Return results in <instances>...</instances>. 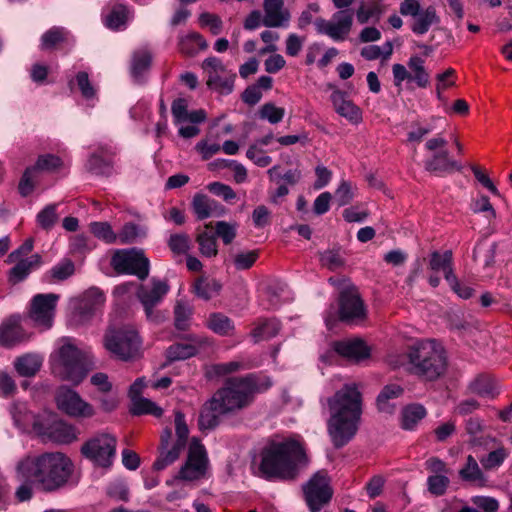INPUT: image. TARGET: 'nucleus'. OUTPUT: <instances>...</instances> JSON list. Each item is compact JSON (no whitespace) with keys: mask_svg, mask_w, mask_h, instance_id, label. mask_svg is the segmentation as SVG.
<instances>
[{"mask_svg":"<svg viewBox=\"0 0 512 512\" xmlns=\"http://www.w3.org/2000/svg\"><path fill=\"white\" fill-rule=\"evenodd\" d=\"M107 495L115 500L128 501L129 490L124 481L115 480L108 485Z\"/></svg>","mask_w":512,"mask_h":512,"instance_id":"obj_63","label":"nucleus"},{"mask_svg":"<svg viewBox=\"0 0 512 512\" xmlns=\"http://www.w3.org/2000/svg\"><path fill=\"white\" fill-rule=\"evenodd\" d=\"M449 483L446 475H431L427 479L428 491L435 496H441L446 492Z\"/></svg>","mask_w":512,"mask_h":512,"instance_id":"obj_59","label":"nucleus"},{"mask_svg":"<svg viewBox=\"0 0 512 512\" xmlns=\"http://www.w3.org/2000/svg\"><path fill=\"white\" fill-rule=\"evenodd\" d=\"M102 346L112 358L125 362L139 358L142 353L138 332L130 325L113 321L103 333Z\"/></svg>","mask_w":512,"mask_h":512,"instance_id":"obj_6","label":"nucleus"},{"mask_svg":"<svg viewBox=\"0 0 512 512\" xmlns=\"http://www.w3.org/2000/svg\"><path fill=\"white\" fill-rule=\"evenodd\" d=\"M72 473L70 459L60 452L26 456L16 466L18 479L33 480L44 491L64 486Z\"/></svg>","mask_w":512,"mask_h":512,"instance_id":"obj_3","label":"nucleus"},{"mask_svg":"<svg viewBox=\"0 0 512 512\" xmlns=\"http://www.w3.org/2000/svg\"><path fill=\"white\" fill-rule=\"evenodd\" d=\"M90 230L95 237L106 243H114L117 241V235L107 222H92L90 224Z\"/></svg>","mask_w":512,"mask_h":512,"instance_id":"obj_53","label":"nucleus"},{"mask_svg":"<svg viewBox=\"0 0 512 512\" xmlns=\"http://www.w3.org/2000/svg\"><path fill=\"white\" fill-rule=\"evenodd\" d=\"M43 357L37 353H27L14 360V369L22 377H33L41 368Z\"/></svg>","mask_w":512,"mask_h":512,"instance_id":"obj_28","label":"nucleus"},{"mask_svg":"<svg viewBox=\"0 0 512 512\" xmlns=\"http://www.w3.org/2000/svg\"><path fill=\"white\" fill-rule=\"evenodd\" d=\"M258 256L259 255L256 250L238 252L232 257L233 265L236 270H247L254 265Z\"/></svg>","mask_w":512,"mask_h":512,"instance_id":"obj_54","label":"nucleus"},{"mask_svg":"<svg viewBox=\"0 0 512 512\" xmlns=\"http://www.w3.org/2000/svg\"><path fill=\"white\" fill-rule=\"evenodd\" d=\"M366 316L365 306L359 295L353 291H343L339 299V319L354 323Z\"/></svg>","mask_w":512,"mask_h":512,"instance_id":"obj_20","label":"nucleus"},{"mask_svg":"<svg viewBox=\"0 0 512 512\" xmlns=\"http://www.w3.org/2000/svg\"><path fill=\"white\" fill-rule=\"evenodd\" d=\"M189 103L185 98H177L172 102L171 112L174 124L179 126L178 134L186 139L193 138L200 133L198 124L206 120L203 109L188 110Z\"/></svg>","mask_w":512,"mask_h":512,"instance_id":"obj_9","label":"nucleus"},{"mask_svg":"<svg viewBox=\"0 0 512 512\" xmlns=\"http://www.w3.org/2000/svg\"><path fill=\"white\" fill-rule=\"evenodd\" d=\"M244 367L241 361H230L227 363H218L209 367L207 375L212 377H223L241 370Z\"/></svg>","mask_w":512,"mask_h":512,"instance_id":"obj_48","label":"nucleus"},{"mask_svg":"<svg viewBox=\"0 0 512 512\" xmlns=\"http://www.w3.org/2000/svg\"><path fill=\"white\" fill-rule=\"evenodd\" d=\"M234 78L235 75L226 78H222L220 75L210 76L207 79V85L221 94H229L234 87Z\"/></svg>","mask_w":512,"mask_h":512,"instance_id":"obj_55","label":"nucleus"},{"mask_svg":"<svg viewBox=\"0 0 512 512\" xmlns=\"http://www.w3.org/2000/svg\"><path fill=\"white\" fill-rule=\"evenodd\" d=\"M208 327L220 335H228L233 330L231 320L222 314H213L208 320Z\"/></svg>","mask_w":512,"mask_h":512,"instance_id":"obj_50","label":"nucleus"},{"mask_svg":"<svg viewBox=\"0 0 512 512\" xmlns=\"http://www.w3.org/2000/svg\"><path fill=\"white\" fill-rule=\"evenodd\" d=\"M429 269L433 273H438L442 271L444 273V277L446 281L449 279H452V277L455 275L453 273L452 268V252L451 251H445L443 253L440 252H433L430 256L429 260Z\"/></svg>","mask_w":512,"mask_h":512,"instance_id":"obj_33","label":"nucleus"},{"mask_svg":"<svg viewBox=\"0 0 512 512\" xmlns=\"http://www.w3.org/2000/svg\"><path fill=\"white\" fill-rule=\"evenodd\" d=\"M116 438L108 433H99L88 439L81 447L82 455L95 465L108 468L116 455Z\"/></svg>","mask_w":512,"mask_h":512,"instance_id":"obj_8","label":"nucleus"},{"mask_svg":"<svg viewBox=\"0 0 512 512\" xmlns=\"http://www.w3.org/2000/svg\"><path fill=\"white\" fill-rule=\"evenodd\" d=\"M209 468V460L205 447L197 440L189 446L185 464L179 471V478L185 481H195L205 477Z\"/></svg>","mask_w":512,"mask_h":512,"instance_id":"obj_14","label":"nucleus"},{"mask_svg":"<svg viewBox=\"0 0 512 512\" xmlns=\"http://www.w3.org/2000/svg\"><path fill=\"white\" fill-rule=\"evenodd\" d=\"M113 269L121 274H131L144 280L149 275L150 262L143 250L137 248L117 250L111 259Z\"/></svg>","mask_w":512,"mask_h":512,"instance_id":"obj_10","label":"nucleus"},{"mask_svg":"<svg viewBox=\"0 0 512 512\" xmlns=\"http://www.w3.org/2000/svg\"><path fill=\"white\" fill-rule=\"evenodd\" d=\"M425 168L431 172H448L453 169L460 171L461 165L450 159L449 152L446 149L435 152L425 161Z\"/></svg>","mask_w":512,"mask_h":512,"instance_id":"obj_29","label":"nucleus"},{"mask_svg":"<svg viewBox=\"0 0 512 512\" xmlns=\"http://www.w3.org/2000/svg\"><path fill=\"white\" fill-rule=\"evenodd\" d=\"M116 148L112 146H101L99 150L92 153L86 163V168L96 175H109L113 169V156Z\"/></svg>","mask_w":512,"mask_h":512,"instance_id":"obj_24","label":"nucleus"},{"mask_svg":"<svg viewBox=\"0 0 512 512\" xmlns=\"http://www.w3.org/2000/svg\"><path fill=\"white\" fill-rule=\"evenodd\" d=\"M196 241L202 256L212 258L217 255V242L214 235L204 231L198 234Z\"/></svg>","mask_w":512,"mask_h":512,"instance_id":"obj_47","label":"nucleus"},{"mask_svg":"<svg viewBox=\"0 0 512 512\" xmlns=\"http://www.w3.org/2000/svg\"><path fill=\"white\" fill-rule=\"evenodd\" d=\"M407 358L409 371L425 380H436L447 369L446 351L435 339L414 343L407 352Z\"/></svg>","mask_w":512,"mask_h":512,"instance_id":"obj_5","label":"nucleus"},{"mask_svg":"<svg viewBox=\"0 0 512 512\" xmlns=\"http://www.w3.org/2000/svg\"><path fill=\"white\" fill-rule=\"evenodd\" d=\"M29 338L30 335L24 330L19 315L9 317L0 325V346L12 348Z\"/></svg>","mask_w":512,"mask_h":512,"instance_id":"obj_21","label":"nucleus"},{"mask_svg":"<svg viewBox=\"0 0 512 512\" xmlns=\"http://www.w3.org/2000/svg\"><path fill=\"white\" fill-rule=\"evenodd\" d=\"M403 394V388L397 384L386 385L377 397V407L380 412L392 414L395 404L392 402Z\"/></svg>","mask_w":512,"mask_h":512,"instance_id":"obj_32","label":"nucleus"},{"mask_svg":"<svg viewBox=\"0 0 512 512\" xmlns=\"http://www.w3.org/2000/svg\"><path fill=\"white\" fill-rule=\"evenodd\" d=\"M151 53L147 49L134 52L131 63V73L134 78L141 77L150 67Z\"/></svg>","mask_w":512,"mask_h":512,"instance_id":"obj_43","label":"nucleus"},{"mask_svg":"<svg viewBox=\"0 0 512 512\" xmlns=\"http://www.w3.org/2000/svg\"><path fill=\"white\" fill-rule=\"evenodd\" d=\"M41 258L35 254L29 258L19 260L17 264L11 268L9 272V279L13 283L23 281L33 269L40 265Z\"/></svg>","mask_w":512,"mask_h":512,"instance_id":"obj_34","label":"nucleus"},{"mask_svg":"<svg viewBox=\"0 0 512 512\" xmlns=\"http://www.w3.org/2000/svg\"><path fill=\"white\" fill-rule=\"evenodd\" d=\"M399 11L401 15L413 19L411 30L417 35L427 33L432 25L440 21L434 6L422 8L418 0H404L400 4Z\"/></svg>","mask_w":512,"mask_h":512,"instance_id":"obj_12","label":"nucleus"},{"mask_svg":"<svg viewBox=\"0 0 512 512\" xmlns=\"http://www.w3.org/2000/svg\"><path fill=\"white\" fill-rule=\"evenodd\" d=\"M168 246L174 254H185L190 249V238L184 233L172 234Z\"/></svg>","mask_w":512,"mask_h":512,"instance_id":"obj_58","label":"nucleus"},{"mask_svg":"<svg viewBox=\"0 0 512 512\" xmlns=\"http://www.w3.org/2000/svg\"><path fill=\"white\" fill-rule=\"evenodd\" d=\"M74 273V264L70 260H64L50 270V278L53 282L66 280Z\"/></svg>","mask_w":512,"mask_h":512,"instance_id":"obj_57","label":"nucleus"},{"mask_svg":"<svg viewBox=\"0 0 512 512\" xmlns=\"http://www.w3.org/2000/svg\"><path fill=\"white\" fill-rule=\"evenodd\" d=\"M193 308L189 302L178 300L174 307L175 327L178 330H185L190 324Z\"/></svg>","mask_w":512,"mask_h":512,"instance_id":"obj_44","label":"nucleus"},{"mask_svg":"<svg viewBox=\"0 0 512 512\" xmlns=\"http://www.w3.org/2000/svg\"><path fill=\"white\" fill-rule=\"evenodd\" d=\"M168 291V284L156 279H152L151 286L141 285L139 287L137 296L149 320L157 323L164 320L165 316L159 311H154L153 308L162 301Z\"/></svg>","mask_w":512,"mask_h":512,"instance_id":"obj_16","label":"nucleus"},{"mask_svg":"<svg viewBox=\"0 0 512 512\" xmlns=\"http://www.w3.org/2000/svg\"><path fill=\"white\" fill-rule=\"evenodd\" d=\"M33 431L37 435L57 443L67 444L77 438L75 427L66 422L56 421L50 418L35 420L33 422Z\"/></svg>","mask_w":512,"mask_h":512,"instance_id":"obj_18","label":"nucleus"},{"mask_svg":"<svg viewBox=\"0 0 512 512\" xmlns=\"http://www.w3.org/2000/svg\"><path fill=\"white\" fill-rule=\"evenodd\" d=\"M69 32L63 27H52L41 37L40 48L42 50L52 49L56 44L67 40Z\"/></svg>","mask_w":512,"mask_h":512,"instance_id":"obj_45","label":"nucleus"},{"mask_svg":"<svg viewBox=\"0 0 512 512\" xmlns=\"http://www.w3.org/2000/svg\"><path fill=\"white\" fill-rule=\"evenodd\" d=\"M54 372L63 380L78 385L86 377L87 368L81 351L70 338H63L54 361Z\"/></svg>","mask_w":512,"mask_h":512,"instance_id":"obj_7","label":"nucleus"},{"mask_svg":"<svg viewBox=\"0 0 512 512\" xmlns=\"http://www.w3.org/2000/svg\"><path fill=\"white\" fill-rule=\"evenodd\" d=\"M331 417L328 433L336 448L347 444L355 435L361 416V394L356 384H346L328 400Z\"/></svg>","mask_w":512,"mask_h":512,"instance_id":"obj_2","label":"nucleus"},{"mask_svg":"<svg viewBox=\"0 0 512 512\" xmlns=\"http://www.w3.org/2000/svg\"><path fill=\"white\" fill-rule=\"evenodd\" d=\"M459 475L462 480L478 485H483L486 481L481 468L472 455L467 457L464 467L459 471Z\"/></svg>","mask_w":512,"mask_h":512,"instance_id":"obj_36","label":"nucleus"},{"mask_svg":"<svg viewBox=\"0 0 512 512\" xmlns=\"http://www.w3.org/2000/svg\"><path fill=\"white\" fill-rule=\"evenodd\" d=\"M469 388L472 393L483 397H494L498 394L493 382L487 378L476 379L470 384Z\"/></svg>","mask_w":512,"mask_h":512,"instance_id":"obj_51","label":"nucleus"},{"mask_svg":"<svg viewBox=\"0 0 512 512\" xmlns=\"http://www.w3.org/2000/svg\"><path fill=\"white\" fill-rule=\"evenodd\" d=\"M263 25L266 27H288L291 14L284 0H264Z\"/></svg>","mask_w":512,"mask_h":512,"instance_id":"obj_22","label":"nucleus"},{"mask_svg":"<svg viewBox=\"0 0 512 512\" xmlns=\"http://www.w3.org/2000/svg\"><path fill=\"white\" fill-rule=\"evenodd\" d=\"M306 503L311 512H319L329 503L333 490L330 478L324 470L316 472L303 487Z\"/></svg>","mask_w":512,"mask_h":512,"instance_id":"obj_11","label":"nucleus"},{"mask_svg":"<svg viewBox=\"0 0 512 512\" xmlns=\"http://www.w3.org/2000/svg\"><path fill=\"white\" fill-rule=\"evenodd\" d=\"M330 98L336 113L341 117H344L352 124H358L362 121L361 109L344 92L335 90Z\"/></svg>","mask_w":512,"mask_h":512,"instance_id":"obj_25","label":"nucleus"},{"mask_svg":"<svg viewBox=\"0 0 512 512\" xmlns=\"http://www.w3.org/2000/svg\"><path fill=\"white\" fill-rule=\"evenodd\" d=\"M62 160L52 154L42 155L38 158L36 165L33 166L36 171H54L62 166Z\"/></svg>","mask_w":512,"mask_h":512,"instance_id":"obj_64","label":"nucleus"},{"mask_svg":"<svg viewBox=\"0 0 512 512\" xmlns=\"http://www.w3.org/2000/svg\"><path fill=\"white\" fill-rule=\"evenodd\" d=\"M221 287L215 279L199 278L194 284V292L199 298L209 300L219 294Z\"/></svg>","mask_w":512,"mask_h":512,"instance_id":"obj_40","label":"nucleus"},{"mask_svg":"<svg viewBox=\"0 0 512 512\" xmlns=\"http://www.w3.org/2000/svg\"><path fill=\"white\" fill-rule=\"evenodd\" d=\"M192 208L199 220H204L214 215L218 216L223 210L217 201L204 194H196L193 197Z\"/></svg>","mask_w":512,"mask_h":512,"instance_id":"obj_27","label":"nucleus"},{"mask_svg":"<svg viewBox=\"0 0 512 512\" xmlns=\"http://www.w3.org/2000/svg\"><path fill=\"white\" fill-rule=\"evenodd\" d=\"M279 330L280 324L276 319L262 320L252 330L251 336L254 342H260L276 336Z\"/></svg>","mask_w":512,"mask_h":512,"instance_id":"obj_38","label":"nucleus"},{"mask_svg":"<svg viewBox=\"0 0 512 512\" xmlns=\"http://www.w3.org/2000/svg\"><path fill=\"white\" fill-rule=\"evenodd\" d=\"M59 410L75 418H90L95 414L91 404L81 398L74 390L61 386L56 393Z\"/></svg>","mask_w":512,"mask_h":512,"instance_id":"obj_17","label":"nucleus"},{"mask_svg":"<svg viewBox=\"0 0 512 512\" xmlns=\"http://www.w3.org/2000/svg\"><path fill=\"white\" fill-rule=\"evenodd\" d=\"M392 52V43L388 41L382 47L377 45H369L363 47L361 50V56L366 60H375L381 56L387 59L392 55Z\"/></svg>","mask_w":512,"mask_h":512,"instance_id":"obj_49","label":"nucleus"},{"mask_svg":"<svg viewBox=\"0 0 512 512\" xmlns=\"http://www.w3.org/2000/svg\"><path fill=\"white\" fill-rule=\"evenodd\" d=\"M59 295L37 294L31 300L29 318L36 327L47 330L52 327Z\"/></svg>","mask_w":512,"mask_h":512,"instance_id":"obj_15","label":"nucleus"},{"mask_svg":"<svg viewBox=\"0 0 512 512\" xmlns=\"http://www.w3.org/2000/svg\"><path fill=\"white\" fill-rule=\"evenodd\" d=\"M270 386L271 381L268 378L256 374L228 378L224 386L202 408L199 415L200 429L215 428L220 415L235 413L248 407L256 393L265 391Z\"/></svg>","mask_w":512,"mask_h":512,"instance_id":"obj_1","label":"nucleus"},{"mask_svg":"<svg viewBox=\"0 0 512 512\" xmlns=\"http://www.w3.org/2000/svg\"><path fill=\"white\" fill-rule=\"evenodd\" d=\"M203 343L202 338L190 335L186 341L169 346L166 350V358L169 362L190 358L198 353Z\"/></svg>","mask_w":512,"mask_h":512,"instance_id":"obj_26","label":"nucleus"},{"mask_svg":"<svg viewBox=\"0 0 512 512\" xmlns=\"http://www.w3.org/2000/svg\"><path fill=\"white\" fill-rule=\"evenodd\" d=\"M320 261L323 266L330 270H336L345 264L340 249L326 250L320 254Z\"/></svg>","mask_w":512,"mask_h":512,"instance_id":"obj_52","label":"nucleus"},{"mask_svg":"<svg viewBox=\"0 0 512 512\" xmlns=\"http://www.w3.org/2000/svg\"><path fill=\"white\" fill-rule=\"evenodd\" d=\"M56 208V204H50L38 213L37 222L43 229L49 230L57 222L58 215L56 213Z\"/></svg>","mask_w":512,"mask_h":512,"instance_id":"obj_56","label":"nucleus"},{"mask_svg":"<svg viewBox=\"0 0 512 512\" xmlns=\"http://www.w3.org/2000/svg\"><path fill=\"white\" fill-rule=\"evenodd\" d=\"M305 460L302 444L293 438L273 439L261 452L259 473L265 479H292Z\"/></svg>","mask_w":512,"mask_h":512,"instance_id":"obj_4","label":"nucleus"},{"mask_svg":"<svg viewBox=\"0 0 512 512\" xmlns=\"http://www.w3.org/2000/svg\"><path fill=\"white\" fill-rule=\"evenodd\" d=\"M185 446L174 442L171 447H160V454L153 464L155 470H163L169 465L173 464L180 456V453Z\"/></svg>","mask_w":512,"mask_h":512,"instance_id":"obj_37","label":"nucleus"},{"mask_svg":"<svg viewBox=\"0 0 512 512\" xmlns=\"http://www.w3.org/2000/svg\"><path fill=\"white\" fill-rule=\"evenodd\" d=\"M246 157L259 167H267L272 162V158L266 155L263 148L253 144L247 149Z\"/></svg>","mask_w":512,"mask_h":512,"instance_id":"obj_61","label":"nucleus"},{"mask_svg":"<svg viewBox=\"0 0 512 512\" xmlns=\"http://www.w3.org/2000/svg\"><path fill=\"white\" fill-rule=\"evenodd\" d=\"M285 115L283 108L276 107L272 103H266L260 110V117L268 120L271 124L279 123Z\"/></svg>","mask_w":512,"mask_h":512,"instance_id":"obj_62","label":"nucleus"},{"mask_svg":"<svg viewBox=\"0 0 512 512\" xmlns=\"http://www.w3.org/2000/svg\"><path fill=\"white\" fill-rule=\"evenodd\" d=\"M410 82L419 88H426L430 83V74L425 67V60L418 55L411 56L407 61Z\"/></svg>","mask_w":512,"mask_h":512,"instance_id":"obj_31","label":"nucleus"},{"mask_svg":"<svg viewBox=\"0 0 512 512\" xmlns=\"http://www.w3.org/2000/svg\"><path fill=\"white\" fill-rule=\"evenodd\" d=\"M105 295L98 288H90L75 301L73 315L78 324L89 322L105 304Z\"/></svg>","mask_w":512,"mask_h":512,"instance_id":"obj_19","label":"nucleus"},{"mask_svg":"<svg viewBox=\"0 0 512 512\" xmlns=\"http://www.w3.org/2000/svg\"><path fill=\"white\" fill-rule=\"evenodd\" d=\"M353 15L349 10L335 12L329 20L317 18L314 21L318 34L326 35L335 42L345 41L352 29Z\"/></svg>","mask_w":512,"mask_h":512,"instance_id":"obj_13","label":"nucleus"},{"mask_svg":"<svg viewBox=\"0 0 512 512\" xmlns=\"http://www.w3.org/2000/svg\"><path fill=\"white\" fill-rule=\"evenodd\" d=\"M425 416L426 410L422 405H409L402 411V427L406 430H412Z\"/></svg>","mask_w":512,"mask_h":512,"instance_id":"obj_42","label":"nucleus"},{"mask_svg":"<svg viewBox=\"0 0 512 512\" xmlns=\"http://www.w3.org/2000/svg\"><path fill=\"white\" fill-rule=\"evenodd\" d=\"M333 349L342 357L354 362L365 360L371 354V348L360 338L336 341L333 343Z\"/></svg>","mask_w":512,"mask_h":512,"instance_id":"obj_23","label":"nucleus"},{"mask_svg":"<svg viewBox=\"0 0 512 512\" xmlns=\"http://www.w3.org/2000/svg\"><path fill=\"white\" fill-rule=\"evenodd\" d=\"M207 48L205 39L198 33H190L181 37L179 41V49L186 55H194L198 50Z\"/></svg>","mask_w":512,"mask_h":512,"instance_id":"obj_41","label":"nucleus"},{"mask_svg":"<svg viewBox=\"0 0 512 512\" xmlns=\"http://www.w3.org/2000/svg\"><path fill=\"white\" fill-rule=\"evenodd\" d=\"M132 405L130 412L133 415L150 414L155 417H160L163 414V410L155 402L144 397L131 398Z\"/></svg>","mask_w":512,"mask_h":512,"instance_id":"obj_39","label":"nucleus"},{"mask_svg":"<svg viewBox=\"0 0 512 512\" xmlns=\"http://www.w3.org/2000/svg\"><path fill=\"white\" fill-rule=\"evenodd\" d=\"M117 235L120 244H131L145 237L146 231L134 223L125 224Z\"/></svg>","mask_w":512,"mask_h":512,"instance_id":"obj_46","label":"nucleus"},{"mask_svg":"<svg viewBox=\"0 0 512 512\" xmlns=\"http://www.w3.org/2000/svg\"><path fill=\"white\" fill-rule=\"evenodd\" d=\"M133 17V11L122 3H114L105 18V24L112 30L125 29L127 22Z\"/></svg>","mask_w":512,"mask_h":512,"instance_id":"obj_30","label":"nucleus"},{"mask_svg":"<svg viewBox=\"0 0 512 512\" xmlns=\"http://www.w3.org/2000/svg\"><path fill=\"white\" fill-rule=\"evenodd\" d=\"M10 413L15 426L20 430H27L30 426L33 427L35 420L43 419L42 417L35 416L28 412L26 405L23 403H14L10 408Z\"/></svg>","mask_w":512,"mask_h":512,"instance_id":"obj_35","label":"nucleus"},{"mask_svg":"<svg viewBox=\"0 0 512 512\" xmlns=\"http://www.w3.org/2000/svg\"><path fill=\"white\" fill-rule=\"evenodd\" d=\"M174 415L175 433L177 435V440L175 442L186 446L187 438L189 435V428L185 420V415L178 410L175 411Z\"/></svg>","mask_w":512,"mask_h":512,"instance_id":"obj_60","label":"nucleus"}]
</instances>
